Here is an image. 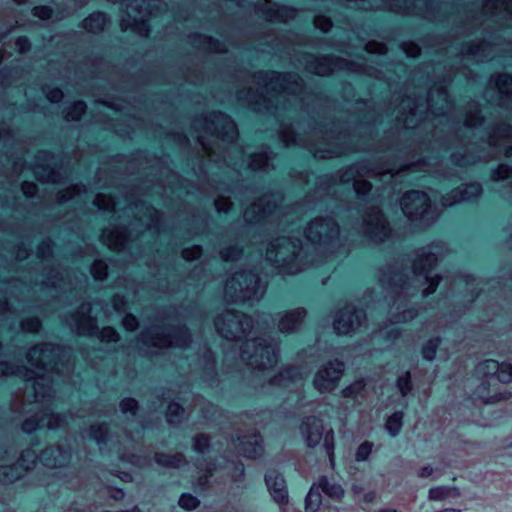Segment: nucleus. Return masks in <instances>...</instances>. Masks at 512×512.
<instances>
[{
    "label": "nucleus",
    "mask_w": 512,
    "mask_h": 512,
    "mask_svg": "<svg viewBox=\"0 0 512 512\" xmlns=\"http://www.w3.org/2000/svg\"><path fill=\"white\" fill-rule=\"evenodd\" d=\"M433 472H434V468L430 464H427V465L422 466L419 469L418 476L420 478H428L433 475Z\"/></svg>",
    "instance_id": "60"
},
{
    "label": "nucleus",
    "mask_w": 512,
    "mask_h": 512,
    "mask_svg": "<svg viewBox=\"0 0 512 512\" xmlns=\"http://www.w3.org/2000/svg\"><path fill=\"white\" fill-rule=\"evenodd\" d=\"M88 437L94 440L102 456H110L113 453L123 461L134 466L144 465L146 459L142 455L129 451L121 442L120 435L111 432L106 423L91 425L87 431Z\"/></svg>",
    "instance_id": "1"
},
{
    "label": "nucleus",
    "mask_w": 512,
    "mask_h": 512,
    "mask_svg": "<svg viewBox=\"0 0 512 512\" xmlns=\"http://www.w3.org/2000/svg\"><path fill=\"white\" fill-rule=\"evenodd\" d=\"M63 97V92L60 88L58 87H55V88H52L49 93H48V99L52 102V103H57L59 102Z\"/></svg>",
    "instance_id": "53"
},
{
    "label": "nucleus",
    "mask_w": 512,
    "mask_h": 512,
    "mask_svg": "<svg viewBox=\"0 0 512 512\" xmlns=\"http://www.w3.org/2000/svg\"><path fill=\"white\" fill-rule=\"evenodd\" d=\"M321 494H325L328 497L339 500L344 495L342 486L336 482H331L326 476L319 478L318 482L315 483Z\"/></svg>",
    "instance_id": "16"
},
{
    "label": "nucleus",
    "mask_w": 512,
    "mask_h": 512,
    "mask_svg": "<svg viewBox=\"0 0 512 512\" xmlns=\"http://www.w3.org/2000/svg\"><path fill=\"white\" fill-rule=\"evenodd\" d=\"M120 409L124 416H139L136 412L137 402L132 397H124L119 403Z\"/></svg>",
    "instance_id": "32"
},
{
    "label": "nucleus",
    "mask_w": 512,
    "mask_h": 512,
    "mask_svg": "<svg viewBox=\"0 0 512 512\" xmlns=\"http://www.w3.org/2000/svg\"><path fill=\"white\" fill-rule=\"evenodd\" d=\"M264 481L273 501L278 504L280 512H289L287 507L289 495L284 476L277 470L270 469L265 473Z\"/></svg>",
    "instance_id": "6"
},
{
    "label": "nucleus",
    "mask_w": 512,
    "mask_h": 512,
    "mask_svg": "<svg viewBox=\"0 0 512 512\" xmlns=\"http://www.w3.org/2000/svg\"><path fill=\"white\" fill-rule=\"evenodd\" d=\"M80 328L83 331L88 332L89 335H92L98 331L95 318L84 314L81 315Z\"/></svg>",
    "instance_id": "37"
},
{
    "label": "nucleus",
    "mask_w": 512,
    "mask_h": 512,
    "mask_svg": "<svg viewBox=\"0 0 512 512\" xmlns=\"http://www.w3.org/2000/svg\"><path fill=\"white\" fill-rule=\"evenodd\" d=\"M456 488L449 486H436L429 489L428 497L433 501H441L456 495Z\"/></svg>",
    "instance_id": "25"
},
{
    "label": "nucleus",
    "mask_w": 512,
    "mask_h": 512,
    "mask_svg": "<svg viewBox=\"0 0 512 512\" xmlns=\"http://www.w3.org/2000/svg\"><path fill=\"white\" fill-rule=\"evenodd\" d=\"M436 256L431 252L422 250L421 254L413 261V273L416 276H423L429 282L428 288L424 291L425 297L433 294L439 284L440 277L429 278L428 275L436 264Z\"/></svg>",
    "instance_id": "8"
},
{
    "label": "nucleus",
    "mask_w": 512,
    "mask_h": 512,
    "mask_svg": "<svg viewBox=\"0 0 512 512\" xmlns=\"http://www.w3.org/2000/svg\"><path fill=\"white\" fill-rule=\"evenodd\" d=\"M243 250L238 245H232L227 248L224 252H222L221 256L223 260H228L230 258L235 259L238 258L242 254Z\"/></svg>",
    "instance_id": "45"
},
{
    "label": "nucleus",
    "mask_w": 512,
    "mask_h": 512,
    "mask_svg": "<svg viewBox=\"0 0 512 512\" xmlns=\"http://www.w3.org/2000/svg\"><path fill=\"white\" fill-rule=\"evenodd\" d=\"M374 221L368 222L365 227V233L370 238L389 235L390 229L387 226L386 218L378 208H373Z\"/></svg>",
    "instance_id": "12"
},
{
    "label": "nucleus",
    "mask_w": 512,
    "mask_h": 512,
    "mask_svg": "<svg viewBox=\"0 0 512 512\" xmlns=\"http://www.w3.org/2000/svg\"><path fill=\"white\" fill-rule=\"evenodd\" d=\"M402 329L398 326L391 327L383 334V340L386 342H394L401 337Z\"/></svg>",
    "instance_id": "44"
},
{
    "label": "nucleus",
    "mask_w": 512,
    "mask_h": 512,
    "mask_svg": "<svg viewBox=\"0 0 512 512\" xmlns=\"http://www.w3.org/2000/svg\"><path fill=\"white\" fill-rule=\"evenodd\" d=\"M301 378H302V373H301L300 367L295 366V365H290V366L284 367V369L281 372H279V373L275 374L273 377H271L269 382L272 385H281L283 380L294 382Z\"/></svg>",
    "instance_id": "18"
},
{
    "label": "nucleus",
    "mask_w": 512,
    "mask_h": 512,
    "mask_svg": "<svg viewBox=\"0 0 512 512\" xmlns=\"http://www.w3.org/2000/svg\"><path fill=\"white\" fill-rule=\"evenodd\" d=\"M258 11L270 18H275L280 21H284L285 18L291 17L295 13V9L292 6H278L275 8H265L264 5L258 6Z\"/></svg>",
    "instance_id": "20"
},
{
    "label": "nucleus",
    "mask_w": 512,
    "mask_h": 512,
    "mask_svg": "<svg viewBox=\"0 0 512 512\" xmlns=\"http://www.w3.org/2000/svg\"><path fill=\"white\" fill-rule=\"evenodd\" d=\"M45 420H48L49 428H53L54 426L66 423L67 418H24L22 431L30 436L32 446L40 445V440L38 439L39 427L44 424Z\"/></svg>",
    "instance_id": "9"
},
{
    "label": "nucleus",
    "mask_w": 512,
    "mask_h": 512,
    "mask_svg": "<svg viewBox=\"0 0 512 512\" xmlns=\"http://www.w3.org/2000/svg\"><path fill=\"white\" fill-rule=\"evenodd\" d=\"M234 444L239 453L248 459H259L265 452L263 437L256 428L239 433Z\"/></svg>",
    "instance_id": "5"
},
{
    "label": "nucleus",
    "mask_w": 512,
    "mask_h": 512,
    "mask_svg": "<svg viewBox=\"0 0 512 512\" xmlns=\"http://www.w3.org/2000/svg\"><path fill=\"white\" fill-rule=\"evenodd\" d=\"M497 133L506 137L512 135V126L509 123L502 122L497 126Z\"/></svg>",
    "instance_id": "54"
},
{
    "label": "nucleus",
    "mask_w": 512,
    "mask_h": 512,
    "mask_svg": "<svg viewBox=\"0 0 512 512\" xmlns=\"http://www.w3.org/2000/svg\"><path fill=\"white\" fill-rule=\"evenodd\" d=\"M267 74H271L273 76L272 82L278 81L279 79H282L285 82L288 81V76H289L288 74L280 73V72H277V71H269V72H266V73H260L259 74V79L263 78V76H265Z\"/></svg>",
    "instance_id": "57"
},
{
    "label": "nucleus",
    "mask_w": 512,
    "mask_h": 512,
    "mask_svg": "<svg viewBox=\"0 0 512 512\" xmlns=\"http://www.w3.org/2000/svg\"><path fill=\"white\" fill-rule=\"evenodd\" d=\"M33 447L31 445V447L22 450L14 463L0 465V484H14L35 468L37 461H39V455Z\"/></svg>",
    "instance_id": "3"
},
{
    "label": "nucleus",
    "mask_w": 512,
    "mask_h": 512,
    "mask_svg": "<svg viewBox=\"0 0 512 512\" xmlns=\"http://www.w3.org/2000/svg\"><path fill=\"white\" fill-rule=\"evenodd\" d=\"M171 330L170 337L177 343L186 344L191 339L190 330L185 325L173 326Z\"/></svg>",
    "instance_id": "30"
},
{
    "label": "nucleus",
    "mask_w": 512,
    "mask_h": 512,
    "mask_svg": "<svg viewBox=\"0 0 512 512\" xmlns=\"http://www.w3.org/2000/svg\"><path fill=\"white\" fill-rule=\"evenodd\" d=\"M87 105L84 101L79 100L72 104L69 108L67 116L72 120H79L82 115L86 113Z\"/></svg>",
    "instance_id": "35"
},
{
    "label": "nucleus",
    "mask_w": 512,
    "mask_h": 512,
    "mask_svg": "<svg viewBox=\"0 0 512 512\" xmlns=\"http://www.w3.org/2000/svg\"><path fill=\"white\" fill-rule=\"evenodd\" d=\"M72 459V448L70 445H49L39 454V461L47 468H58L67 466Z\"/></svg>",
    "instance_id": "7"
},
{
    "label": "nucleus",
    "mask_w": 512,
    "mask_h": 512,
    "mask_svg": "<svg viewBox=\"0 0 512 512\" xmlns=\"http://www.w3.org/2000/svg\"><path fill=\"white\" fill-rule=\"evenodd\" d=\"M302 428L305 429V441L307 446L314 448L323 441V448L331 465H334V431L326 429L323 418H302Z\"/></svg>",
    "instance_id": "2"
},
{
    "label": "nucleus",
    "mask_w": 512,
    "mask_h": 512,
    "mask_svg": "<svg viewBox=\"0 0 512 512\" xmlns=\"http://www.w3.org/2000/svg\"><path fill=\"white\" fill-rule=\"evenodd\" d=\"M206 367H205V373L207 375H215V356L212 350H207L203 355Z\"/></svg>",
    "instance_id": "40"
},
{
    "label": "nucleus",
    "mask_w": 512,
    "mask_h": 512,
    "mask_svg": "<svg viewBox=\"0 0 512 512\" xmlns=\"http://www.w3.org/2000/svg\"><path fill=\"white\" fill-rule=\"evenodd\" d=\"M214 466L215 465L211 462L206 463V467H205L206 472L204 474L199 475L193 481V490L195 493H197L199 495H205L210 491L211 478L213 475Z\"/></svg>",
    "instance_id": "15"
},
{
    "label": "nucleus",
    "mask_w": 512,
    "mask_h": 512,
    "mask_svg": "<svg viewBox=\"0 0 512 512\" xmlns=\"http://www.w3.org/2000/svg\"><path fill=\"white\" fill-rule=\"evenodd\" d=\"M322 502V494L314 483L305 498L306 512H316Z\"/></svg>",
    "instance_id": "22"
},
{
    "label": "nucleus",
    "mask_w": 512,
    "mask_h": 512,
    "mask_svg": "<svg viewBox=\"0 0 512 512\" xmlns=\"http://www.w3.org/2000/svg\"><path fill=\"white\" fill-rule=\"evenodd\" d=\"M15 47L20 53H27L31 50L32 43L27 36H19L15 40Z\"/></svg>",
    "instance_id": "42"
},
{
    "label": "nucleus",
    "mask_w": 512,
    "mask_h": 512,
    "mask_svg": "<svg viewBox=\"0 0 512 512\" xmlns=\"http://www.w3.org/2000/svg\"><path fill=\"white\" fill-rule=\"evenodd\" d=\"M361 386H357L356 384H350L343 389V395L345 397H353L356 396L360 391Z\"/></svg>",
    "instance_id": "55"
},
{
    "label": "nucleus",
    "mask_w": 512,
    "mask_h": 512,
    "mask_svg": "<svg viewBox=\"0 0 512 512\" xmlns=\"http://www.w3.org/2000/svg\"><path fill=\"white\" fill-rule=\"evenodd\" d=\"M101 340L106 343L115 344L120 340V336L114 327L106 326L101 332Z\"/></svg>",
    "instance_id": "38"
},
{
    "label": "nucleus",
    "mask_w": 512,
    "mask_h": 512,
    "mask_svg": "<svg viewBox=\"0 0 512 512\" xmlns=\"http://www.w3.org/2000/svg\"><path fill=\"white\" fill-rule=\"evenodd\" d=\"M442 344V338L440 336H433L428 340L424 341L420 347V353L422 358L426 362H433L436 358L438 349Z\"/></svg>",
    "instance_id": "17"
},
{
    "label": "nucleus",
    "mask_w": 512,
    "mask_h": 512,
    "mask_svg": "<svg viewBox=\"0 0 512 512\" xmlns=\"http://www.w3.org/2000/svg\"><path fill=\"white\" fill-rule=\"evenodd\" d=\"M132 29L140 35L146 36L150 30V24L146 19H134Z\"/></svg>",
    "instance_id": "43"
},
{
    "label": "nucleus",
    "mask_w": 512,
    "mask_h": 512,
    "mask_svg": "<svg viewBox=\"0 0 512 512\" xmlns=\"http://www.w3.org/2000/svg\"><path fill=\"white\" fill-rule=\"evenodd\" d=\"M10 446L6 440H0V461L6 460L9 457Z\"/></svg>",
    "instance_id": "56"
},
{
    "label": "nucleus",
    "mask_w": 512,
    "mask_h": 512,
    "mask_svg": "<svg viewBox=\"0 0 512 512\" xmlns=\"http://www.w3.org/2000/svg\"><path fill=\"white\" fill-rule=\"evenodd\" d=\"M489 389H490L489 381L488 380H482L481 383L479 384V386L477 387V392L479 394H483V393L488 394L489 393Z\"/></svg>",
    "instance_id": "63"
},
{
    "label": "nucleus",
    "mask_w": 512,
    "mask_h": 512,
    "mask_svg": "<svg viewBox=\"0 0 512 512\" xmlns=\"http://www.w3.org/2000/svg\"><path fill=\"white\" fill-rule=\"evenodd\" d=\"M385 428L390 436L395 437L399 434L403 426V418H385Z\"/></svg>",
    "instance_id": "36"
},
{
    "label": "nucleus",
    "mask_w": 512,
    "mask_h": 512,
    "mask_svg": "<svg viewBox=\"0 0 512 512\" xmlns=\"http://www.w3.org/2000/svg\"><path fill=\"white\" fill-rule=\"evenodd\" d=\"M154 461L157 465L165 468L178 469L187 465V460L182 453L169 454L165 452H157L154 454Z\"/></svg>",
    "instance_id": "13"
},
{
    "label": "nucleus",
    "mask_w": 512,
    "mask_h": 512,
    "mask_svg": "<svg viewBox=\"0 0 512 512\" xmlns=\"http://www.w3.org/2000/svg\"><path fill=\"white\" fill-rule=\"evenodd\" d=\"M92 271L96 278L98 276H105L107 274V265L102 261H98L94 264Z\"/></svg>",
    "instance_id": "52"
},
{
    "label": "nucleus",
    "mask_w": 512,
    "mask_h": 512,
    "mask_svg": "<svg viewBox=\"0 0 512 512\" xmlns=\"http://www.w3.org/2000/svg\"><path fill=\"white\" fill-rule=\"evenodd\" d=\"M211 439L209 435L205 433L197 434L192 439V449L196 453L206 454L210 451Z\"/></svg>",
    "instance_id": "27"
},
{
    "label": "nucleus",
    "mask_w": 512,
    "mask_h": 512,
    "mask_svg": "<svg viewBox=\"0 0 512 512\" xmlns=\"http://www.w3.org/2000/svg\"><path fill=\"white\" fill-rule=\"evenodd\" d=\"M178 505L184 510L193 511L199 507L200 500L191 493L185 492L180 495Z\"/></svg>",
    "instance_id": "29"
},
{
    "label": "nucleus",
    "mask_w": 512,
    "mask_h": 512,
    "mask_svg": "<svg viewBox=\"0 0 512 512\" xmlns=\"http://www.w3.org/2000/svg\"><path fill=\"white\" fill-rule=\"evenodd\" d=\"M213 116L218 122L222 125L223 135L229 139L233 140L238 134L237 126L233 119L223 112L217 111L213 112Z\"/></svg>",
    "instance_id": "19"
},
{
    "label": "nucleus",
    "mask_w": 512,
    "mask_h": 512,
    "mask_svg": "<svg viewBox=\"0 0 512 512\" xmlns=\"http://www.w3.org/2000/svg\"><path fill=\"white\" fill-rule=\"evenodd\" d=\"M123 325L126 328V330L132 331L137 327L138 320L134 315L128 314L123 320Z\"/></svg>",
    "instance_id": "50"
},
{
    "label": "nucleus",
    "mask_w": 512,
    "mask_h": 512,
    "mask_svg": "<svg viewBox=\"0 0 512 512\" xmlns=\"http://www.w3.org/2000/svg\"><path fill=\"white\" fill-rule=\"evenodd\" d=\"M403 199L404 200H411V201H416V200H428V197L427 195L422 192V191H419V190H411L407 193L404 194L403 196Z\"/></svg>",
    "instance_id": "49"
},
{
    "label": "nucleus",
    "mask_w": 512,
    "mask_h": 512,
    "mask_svg": "<svg viewBox=\"0 0 512 512\" xmlns=\"http://www.w3.org/2000/svg\"><path fill=\"white\" fill-rule=\"evenodd\" d=\"M417 314H418V309L414 306L404 310L402 313L404 320H406V319L412 320L417 316Z\"/></svg>",
    "instance_id": "61"
},
{
    "label": "nucleus",
    "mask_w": 512,
    "mask_h": 512,
    "mask_svg": "<svg viewBox=\"0 0 512 512\" xmlns=\"http://www.w3.org/2000/svg\"><path fill=\"white\" fill-rule=\"evenodd\" d=\"M498 361L495 359H485L476 365V373L481 377H495Z\"/></svg>",
    "instance_id": "26"
},
{
    "label": "nucleus",
    "mask_w": 512,
    "mask_h": 512,
    "mask_svg": "<svg viewBox=\"0 0 512 512\" xmlns=\"http://www.w3.org/2000/svg\"><path fill=\"white\" fill-rule=\"evenodd\" d=\"M193 41L199 45L208 47L209 49L218 50L222 45L221 42L206 34L196 33L193 35Z\"/></svg>",
    "instance_id": "31"
},
{
    "label": "nucleus",
    "mask_w": 512,
    "mask_h": 512,
    "mask_svg": "<svg viewBox=\"0 0 512 512\" xmlns=\"http://www.w3.org/2000/svg\"><path fill=\"white\" fill-rule=\"evenodd\" d=\"M482 192V186L478 182H471L465 188L457 187L453 189L446 197L445 201L453 199L457 202H469L477 199Z\"/></svg>",
    "instance_id": "11"
},
{
    "label": "nucleus",
    "mask_w": 512,
    "mask_h": 512,
    "mask_svg": "<svg viewBox=\"0 0 512 512\" xmlns=\"http://www.w3.org/2000/svg\"><path fill=\"white\" fill-rule=\"evenodd\" d=\"M344 373V362L339 358L322 363L313 377V387L320 394L334 391Z\"/></svg>",
    "instance_id": "4"
},
{
    "label": "nucleus",
    "mask_w": 512,
    "mask_h": 512,
    "mask_svg": "<svg viewBox=\"0 0 512 512\" xmlns=\"http://www.w3.org/2000/svg\"><path fill=\"white\" fill-rule=\"evenodd\" d=\"M41 326V322L37 317L28 318L23 322V329L28 332H35Z\"/></svg>",
    "instance_id": "47"
},
{
    "label": "nucleus",
    "mask_w": 512,
    "mask_h": 512,
    "mask_svg": "<svg viewBox=\"0 0 512 512\" xmlns=\"http://www.w3.org/2000/svg\"><path fill=\"white\" fill-rule=\"evenodd\" d=\"M39 249L43 255H50L52 253V242H42L39 246Z\"/></svg>",
    "instance_id": "62"
},
{
    "label": "nucleus",
    "mask_w": 512,
    "mask_h": 512,
    "mask_svg": "<svg viewBox=\"0 0 512 512\" xmlns=\"http://www.w3.org/2000/svg\"><path fill=\"white\" fill-rule=\"evenodd\" d=\"M258 347L262 350L263 356H265L268 361H271L270 355H272L276 359L275 349L272 347L271 344H268L264 340H261L258 343Z\"/></svg>",
    "instance_id": "48"
},
{
    "label": "nucleus",
    "mask_w": 512,
    "mask_h": 512,
    "mask_svg": "<svg viewBox=\"0 0 512 512\" xmlns=\"http://www.w3.org/2000/svg\"><path fill=\"white\" fill-rule=\"evenodd\" d=\"M305 316V310L298 308L286 312L283 317L279 320L278 327L282 333L292 332L297 325L301 323Z\"/></svg>",
    "instance_id": "14"
},
{
    "label": "nucleus",
    "mask_w": 512,
    "mask_h": 512,
    "mask_svg": "<svg viewBox=\"0 0 512 512\" xmlns=\"http://www.w3.org/2000/svg\"><path fill=\"white\" fill-rule=\"evenodd\" d=\"M373 450V443L369 441H364L361 443L356 452H355V460L357 462H364L368 460Z\"/></svg>",
    "instance_id": "33"
},
{
    "label": "nucleus",
    "mask_w": 512,
    "mask_h": 512,
    "mask_svg": "<svg viewBox=\"0 0 512 512\" xmlns=\"http://www.w3.org/2000/svg\"><path fill=\"white\" fill-rule=\"evenodd\" d=\"M393 274L397 277V281L394 284L398 287H404L407 279L406 275L398 272H393Z\"/></svg>",
    "instance_id": "64"
},
{
    "label": "nucleus",
    "mask_w": 512,
    "mask_h": 512,
    "mask_svg": "<svg viewBox=\"0 0 512 512\" xmlns=\"http://www.w3.org/2000/svg\"><path fill=\"white\" fill-rule=\"evenodd\" d=\"M109 497L115 501H121L125 497V492L122 488H112Z\"/></svg>",
    "instance_id": "59"
},
{
    "label": "nucleus",
    "mask_w": 512,
    "mask_h": 512,
    "mask_svg": "<svg viewBox=\"0 0 512 512\" xmlns=\"http://www.w3.org/2000/svg\"><path fill=\"white\" fill-rule=\"evenodd\" d=\"M47 388L48 387L45 384H43L37 380H35L33 382V389H34L36 398H38V397L44 398L46 395Z\"/></svg>",
    "instance_id": "51"
},
{
    "label": "nucleus",
    "mask_w": 512,
    "mask_h": 512,
    "mask_svg": "<svg viewBox=\"0 0 512 512\" xmlns=\"http://www.w3.org/2000/svg\"><path fill=\"white\" fill-rule=\"evenodd\" d=\"M32 15L39 18L40 20H49L54 15V10L49 5H37L31 10Z\"/></svg>",
    "instance_id": "34"
},
{
    "label": "nucleus",
    "mask_w": 512,
    "mask_h": 512,
    "mask_svg": "<svg viewBox=\"0 0 512 512\" xmlns=\"http://www.w3.org/2000/svg\"><path fill=\"white\" fill-rule=\"evenodd\" d=\"M495 378L502 384H509L512 382V363L508 361L498 362Z\"/></svg>",
    "instance_id": "28"
},
{
    "label": "nucleus",
    "mask_w": 512,
    "mask_h": 512,
    "mask_svg": "<svg viewBox=\"0 0 512 512\" xmlns=\"http://www.w3.org/2000/svg\"><path fill=\"white\" fill-rule=\"evenodd\" d=\"M314 59L317 67H319L322 70H326L330 64L341 65L344 63L343 59L335 58L333 56H324L321 59Z\"/></svg>",
    "instance_id": "39"
},
{
    "label": "nucleus",
    "mask_w": 512,
    "mask_h": 512,
    "mask_svg": "<svg viewBox=\"0 0 512 512\" xmlns=\"http://www.w3.org/2000/svg\"><path fill=\"white\" fill-rule=\"evenodd\" d=\"M497 83L499 86L512 87V75L508 73L500 75L497 79Z\"/></svg>",
    "instance_id": "58"
},
{
    "label": "nucleus",
    "mask_w": 512,
    "mask_h": 512,
    "mask_svg": "<svg viewBox=\"0 0 512 512\" xmlns=\"http://www.w3.org/2000/svg\"><path fill=\"white\" fill-rule=\"evenodd\" d=\"M396 387L402 396H407L413 390V380L410 370H405L396 378Z\"/></svg>",
    "instance_id": "24"
},
{
    "label": "nucleus",
    "mask_w": 512,
    "mask_h": 512,
    "mask_svg": "<svg viewBox=\"0 0 512 512\" xmlns=\"http://www.w3.org/2000/svg\"><path fill=\"white\" fill-rule=\"evenodd\" d=\"M107 20V16L102 11H94L90 13L82 22V27L85 30L91 31L96 28L98 30H102Z\"/></svg>",
    "instance_id": "21"
},
{
    "label": "nucleus",
    "mask_w": 512,
    "mask_h": 512,
    "mask_svg": "<svg viewBox=\"0 0 512 512\" xmlns=\"http://www.w3.org/2000/svg\"><path fill=\"white\" fill-rule=\"evenodd\" d=\"M372 184L369 181H363L361 185L355 188L356 194L360 199H366L370 194Z\"/></svg>",
    "instance_id": "46"
},
{
    "label": "nucleus",
    "mask_w": 512,
    "mask_h": 512,
    "mask_svg": "<svg viewBox=\"0 0 512 512\" xmlns=\"http://www.w3.org/2000/svg\"><path fill=\"white\" fill-rule=\"evenodd\" d=\"M512 173V166L509 164H501L499 167L491 172L493 180L504 179Z\"/></svg>",
    "instance_id": "41"
},
{
    "label": "nucleus",
    "mask_w": 512,
    "mask_h": 512,
    "mask_svg": "<svg viewBox=\"0 0 512 512\" xmlns=\"http://www.w3.org/2000/svg\"><path fill=\"white\" fill-rule=\"evenodd\" d=\"M225 468L234 483H240L244 481L245 467L241 460L226 461Z\"/></svg>",
    "instance_id": "23"
},
{
    "label": "nucleus",
    "mask_w": 512,
    "mask_h": 512,
    "mask_svg": "<svg viewBox=\"0 0 512 512\" xmlns=\"http://www.w3.org/2000/svg\"><path fill=\"white\" fill-rule=\"evenodd\" d=\"M344 313L348 315L347 319L343 317H336L333 322L334 329L338 335H345L354 330V325L351 320L352 316H356L360 320L365 315L364 309H358L354 305H347Z\"/></svg>",
    "instance_id": "10"
}]
</instances>
